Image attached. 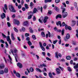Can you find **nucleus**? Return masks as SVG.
Wrapping results in <instances>:
<instances>
[{"label":"nucleus","mask_w":78,"mask_h":78,"mask_svg":"<svg viewBox=\"0 0 78 78\" xmlns=\"http://www.w3.org/2000/svg\"><path fill=\"white\" fill-rule=\"evenodd\" d=\"M38 67L39 68H42L43 67H47V65H45V64H40V66H38Z\"/></svg>","instance_id":"obj_8"},{"label":"nucleus","mask_w":78,"mask_h":78,"mask_svg":"<svg viewBox=\"0 0 78 78\" xmlns=\"http://www.w3.org/2000/svg\"><path fill=\"white\" fill-rule=\"evenodd\" d=\"M25 36H26V37H28V36H30V34H29L26 33L25 34Z\"/></svg>","instance_id":"obj_53"},{"label":"nucleus","mask_w":78,"mask_h":78,"mask_svg":"<svg viewBox=\"0 0 78 78\" xmlns=\"http://www.w3.org/2000/svg\"><path fill=\"white\" fill-rule=\"evenodd\" d=\"M51 14H52V12L51 11L48 10V15L49 16H50Z\"/></svg>","instance_id":"obj_27"},{"label":"nucleus","mask_w":78,"mask_h":78,"mask_svg":"<svg viewBox=\"0 0 78 78\" xmlns=\"http://www.w3.org/2000/svg\"><path fill=\"white\" fill-rule=\"evenodd\" d=\"M49 76L51 78H53V76H52V74H51V73H48Z\"/></svg>","instance_id":"obj_29"},{"label":"nucleus","mask_w":78,"mask_h":78,"mask_svg":"<svg viewBox=\"0 0 78 78\" xmlns=\"http://www.w3.org/2000/svg\"><path fill=\"white\" fill-rule=\"evenodd\" d=\"M46 59L47 60H48V61H51V59L48 58V57H46Z\"/></svg>","instance_id":"obj_55"},{"label":"nucleus","mask_w":78,"mask_h":78,"mask_svg":"<svg viewBox=\"0 0 78 78\" xmlns=\"http://www.w3.org/2000/svg\"><path fill=\"white\" fill-rule=\"evenodd\" d=\"M41 48L42 50L43 51H45V48L44 47V46H42L41 47Z\"/></svg>","instance_id":"obj_42"},{"label":"nucleus","mask_w":78,"mask_h":78,"mask_svg":"<svg viewBox=\"0 0 78 78\" xmlns=\"http://www.w3.org/2000/svg\"><path fill=\"white\" fill-rule=\"evenodd\" d=\"M74 68L75 69H78V63L77 64L76 66H74Z\"/></svg>","instance_id":"obj_30"},{"label":"nucleus","mask_w":78,"mask_h":78,"mask_svg":"<svg viewBox=\"0 0 78 78\" xmlns=\"http://www.w3.org/2000/svg\"><path fill=\"white\" fill-rule=\"evenodd\" d=\"M32 37L33 39L34 40H36V36H35L34 35H32Z\"/></svg>","instance_id":"obj_37"},{"label":"nucleus","mask_w":78,"mask_h":78,"mask_svg":"<svg viewBox=\"0 0 78 78\" xmlns=\"http://www.w3.org/2000/svg\"><path fill=\"white\" fill-rule=\"evenodd\" d=\"M28 15H30V16H33V13L32 11L29 12L28 13Z\"/></svg>","instance_id":"obj_19"},{"label":"nucleus","mask_w":78,"mask_h":78,"mask_svg":"<svg viewBox=\"0 0 78 78\" xmlns=\"http://www.w3.org/2000/svg\"><path fill=\"white\" fill-rule=\"evenodd\" d=\"M66 59L67 60H70L71 59V57L70 56H68L66 57Z\"/></svg>","instance_id":"obj_26"},{"label":"nucleus","mask_w":78,"mask_h":78,"mask_svg":"<svg viewBox=\"0 0 78 78\" xmlns=\"http://www.w3.org/2000/svg\"><path fill=\"white\" fill-rule=\"evenodd\" d=\"M44 18L42 17H41L40 19H39V21L41 23H42L43 22H42V20H43Z\"/></svg>","instance_id":"obj_10"},{"label":"nucleus","mask_w":78,"mask_h":78,"mask_svg":"<svg viewBox=\"0 0 78 78\" xmlns=\"http://www.w3.org/2000/svg\"><path fill=\"white\" fill-rule=\"evenodd\" d=\"M23 26H28L29 24H28V21H24L23 23Z\"/></svg>","instance_id":"obj_6"},{"label":"nucleus","mask_w":78,"mask_h":78,"mask_svg":"<svg viewBox=\"0 0 78 78\" xmlns=\"http://www.w3.org/2000/svg\"><path fill=\"white\" fill-rule=\"evenodd\" d=\"M14 25H19L20 24V22L16 19H14L13 20Z\"/></svg>","instance_id":"obj_4"},{"label":"nucleus","mask_w":78,"mask_h":78,"mask_svg":"<svg viewBox=\"0 0 78 78\" xmlns=\"http://www.w3.org/2000/svg\"><path fill=\"white\" fill-rule=\"evenodd\" d=\"M17 66L19 68H22V65L20 63H17Z\"/></svg>","instance_id":"obj_12"},{"label":"nucleus","mask_w":78,"mask_h":78,"mask_svg":"<svg viewBox=\"0 0 78 78\" xmlns=\"http://www.w3.org/2000/svg\"><path fill=\"white\" fill-rule=\"evenodd\" d=\"M62 4L63 5H64V7H66V3H65V2H63L62 3Z\"/></svg>","instance_id":"obj_56"},{"label":"nucleus","mask_w":78,"mask_h":78,"mask_svg":"<svg viewBox=\"0 0 78 78\" xmlns=\"http://www.w3.org/2000/svg\"><path fill=\"white\" fill-rule=\"evenodd\" d=\"M66 11V9H64L62 11V17L63 18H65L66 17V16L68 15L67 12H64Z\"/></svg>","instance_id":"obj_1"},{"label":"nucleus","mask_w":78,"mask_h":78,"mask_svg":"<svg viewBox=\"0 0 78 78\" xmlns=\"http://www.w3.org/2000/svg\"><path fill=\"white\" fill-rule=\"evenodd\" d=\"M39 43L41 47L43 46H42V43H41V42H39Z\"/></svg>","instance_id":"obj_52"},{"label":"nucleus","mask_w":78,"mask_h":78,"mask_svg":"<svg viewBox=\"0 0 78 78\" xmlns=\"http://www.w3.org/2000/svg\"><path fill=\"white\" fill-rule=\"evenodd\" d=\"M2 35L4 38H6V36L5 35L3 34V33H2Z\"/></svg>","instance_id":"obj_47"},{"label":"nucleus","mask_w":78,"mask_h":78,"mask_svg":"<svg viewBox=\"0 0 78 78\" xmlns=\"http://www.w3.org/2000/svg\"><path fill=\"white\" fill-rule=\"evenodd\" d=\"M76 24V21L74 20L72 21V27L74 26V25H75Z\"/></svg>","instance_id":"obj_14"},{"label":"nucleus","mask_w":78,"mask_h":78,"mask_svg":"<svg viewBox=\"0 0 78 78\" xmlns=\"http://www.w3.org/2000/svg\"><path fill=\"white\" fill-rule=\"evenodd\" d=\"M55 55V57H56L57 59H58L59 58V57H58V52H56Z\"/></svg>","instance_id":"obj_22"},{"label":"nucleus","mask_w":78,"mask_h":78,"mask_svg":"<svg viewBox=\"0 0 78 78\" xmlns=\"http://www.w3.org/2000/svg\"><path fill=\"white\" fill-rule=\"evenodd\" d=\"M56 71L57 73H58V74H59V73H61V70H60V69L58 68H57L56 69Z\"/></svg>","instance_id":"obj_18"},{"label":"nucleus","mask_w":78,"mask_h":78,"mask_svg":"<svg viewBox=\"0 0 78 78\" xmlns=\"http://www.w3.org/2000/svg\"><path fill=\"white\" fill-rule=\"evenodd\" d=\"M57 42H58V40H55L53 42V44H56V43Z\"/></svg>","instance_id":"obj_51"},{"label":"nucleus","mask_w":78,"mask_h":78,"mask_svg":"<svg viewBox=\"0 0 78 78\" xmlns=\"http://www.w3.org/2000/svg\"><path fill=\"white\" fill-rule=\"evenodd\" d=\"M66 25H67L66 24H65V23L64 22H63L62 23V27H64V26H66Z\"/></svg>","instance_id":"obj_43"},{"label":"nucleus","mask_w":78,"mask_h":78,"mask_svg":"<svg viewBox=\"0 0 78 78\" xmlns=\"http://www.w3.org/2000/svg\"><path fill=\"white\" fill-rule=\"evenodd\" d=\"M12 54H13V55L14 56H15V58L16 61V62H18V61H17V59H19V57L18 56V55H17V54H14V52H13V50L12 49H11L10 50Z\"/></svg>","instance_id":"obj_2"},{"label":"nucleus","mask_w":78,"mask_h":78,"mask_svg":"<svg viewBox=\"0 0 78 78\" xmlns=\"http://www.w3.org/2000/svg\"><path fill=\"white\" fill-rule=\"evenodd\" d=\"M59 68L61 70H62V71H63V70H64V68H62L61 67V66H59Z\"/></svg>","instance_id":"obj_60"},{"label":"nucleus","mask_w":78,"mask_h":78,"mask_svg":"<svg viewBox=\"0 0 78 78\" xmlns=\"http://www.w3.org/2000/svg\"><path fill=\"white\" fill-rule=\"evenodd\" d=\"M14 30L15 31H16V32H18V31H19L15 27H14Z\"/></svg>","instance_id":"obj_46"},{"label":"nucleus","mask_w":78,"mask_h":78,"mask_svg":"<svg viewBox=\"0 0 78 78\" xmlns=\"http://www.w3.org/2000/svg\"><path fill=\"white\" fill-rule=\"evenodd\" d=\"M29 29H30V33H33V31L32 30V28H31V27H30L29 28Z\"/></svg>","instance_id":"obj_35"},{"label":"nucleus","mask_w":78,"mask_h":78,"mask_svg":"<svg viewBox=\"0 0 78 78\" xmlns=\"http://www.w3.org/2000/svg\"><path fill=\"white\" fill-rule=\"evenodd\" d=\"M26 40L27 41H30V38L29 37H27L26 38Z\"/></svg>","instance_id":"obj_48"},{"label":"nucleus","mask_w":78,"mask_h":78,"mask_svg":"<svg viewBox=\"0 0 78 78\" xmlns=\"http://www.w3.org/2000/svg\"><path fill=\"white\" fill-rule=\"evenodd\" d=\"M56 25H57V26H59V25L60 27H62L61 22L60 21H58Z\"/></svg>","instance_id":"obj_15"},{"label":"nucleus","mask_w":78,"mask_h":78,"mask_svg":"<svg viewBox=\"0 0 78 78\" xmlns=\"http://www.w3.org/2000/svg\"><path fill=\"white\" fill-rule=\"evenodd\" d=\"M7 23L8 25V27H11V23H9V22H8Z\"/></svg>","instance_id":"obj_45"},{"label":"nucleus","mask_w":78,"mask_h":78,"mask_svg":"<svg viewBox=\"0 0 78 78\" xmlns=\"http://www.w3.org/2000/svg\"><path fill=\"white\" fill-rule=\"evenodd\" d=\"M36 71H37V72H40V73H41V72H42V71L39 68H36Z\"/></svg>","instance_id":"obj_23"},{"label":"nucleus","mask_w":78,"mask_h":78,"mask_svg":"<svg viewBox=\"0 0 78 78\" xmlns=\"http://www.w3.org/2000/svg\"><path fill=\"white\" fill-rule=\"evenodd\" d=\"M33 20L34 21H35L36 20V17L34 16H33Z\"/></svg>","instance_id":"obj_59"},{"label":"nucleus","mask_w":78,"mask_h":78,"mask_svg":"<svg viewBox=\"0 0 78 78\" xmlns=\"http://www.w3.org/2000/svg\"><path fill=\"white\" fill-rule=\"evenodd\" d=\"M41 34L42 37H45V34H44V32H41Z\"/></svg>","instance_id":"obj_39"},{"label":"nucleus","mask_w":78,"mask_h":78,"mask_svg":"<svg viewBox=\"0 0 78 78\" xmlns=\"http://www.w3.org/2000/svg\"><path fill=\"white\" fill-rule=\"evenodd\" d=\"M10 40H11V39H10V37H9V36H8L7 38V41H9Z\"/></svg>","instance_id":"obj_41"},{"label":"nucleus","mask_w":78,"mask_h":78,"mask_svg":"<svg viewBox=\"0 0 78 78\" xmlns=\"http://www.w3.org/2000/svg\"><path fill=\"white\" fill-rule=\"evenodd\" d=\"M4 72L5 73H8V68H5V69Z\"/></svg>","instance_id":"obj_25"},{"label":"nucleus","mask_w":78,"mask_h":78,"mask_svg":"<svg viewBox=\"0 0 78 78\" xmlns=\"http://www.w3.org/2000/svg\"><path fill=\"white\" fill-rule=\"evenodd\" d=\"M5 44L6 45V47H7V48H8V47L9 45L8 44V43H7V42L6 41L5 42Z\"/></svg>","instance_id":"obj_62"},{"label":"nucleus","mask_w":78,"mask_h":78,"mask_svg":"<svg viewBox=\"0 0 78 78\" xmlns=\"http://www.w3.org/2000/svg\"><path fill=\"white\" fill-rule=\"evenodd\" d=\"M1 43H2V44H5V41H4L2 39L1 40Z\"/></svg>","instance_id":"obj_58"},{"label":"nucleus","mask_w":78,"mask_h":78,"mask_svg":"<svg viewBox=\"0 0 78 78\" xmlns=\"http://www.w3.org/2000/svg\"><path fill=\"white\" fill-rule=\"evenodd\" d=\"M54 9H55L56 11H57V12H58L59 11V8L56 6H55L54 7Z\"/></svg>","instance_id":"obj_28"},{"label":"nucleus","mask_w":78,"mask_h":78,"mask_svg":"<svg viewBox=\"0 0 78 78\" xmlns=\"http://www.w3.org/2000/svg\"><path fill=\"white\" fill-rule=\"evenodd\" d=\"M9 9L10 11L11 12H16V10L14 8V6L12 5H9Z\"/></svg>","instance_id":"obj_3"},{"label":"nucleus","mask_w":78,"mask_h":78,"mask_svg":"<svg viewBox=\"0 0 78 78\" xmlns=\"http://www.w3.org/2000/svg\"><path fill=\"white\" fill-rule=\"evenodd\" d=\"M51 1L52 0H44V2L45 3H50Z\"/></svg>","instance_id":"obj_16"},{"label":"nucleus","mask_w":78,"mask_h":78,"mask_svg":"<svg viewBox=\"0 0 78 78\" xmlns=\"http://www.w3.org/2000/svg\"><path fill=\"white\" fill-rule=\"evenodd\" d=\"M16 76H17L19 77H20V75L19 73H16Z\"/></svg>","instance_id":"obj_38"},{"label":"nucleus","mask_w":78,"mask_h":78,"mask_svg":"<svg viewBox=\"0 0 78 78\" xmlns=\"http://www.w3.org/2000/svg\"><path fill=\"white\" fill-rule=\"evenodd\" d=\"M27 43L29 45H32V43H31L30 41H28Z\"/></svg>","instance_id":"obj_34"},{"label":"nucleus","mask_w":78,"mask_h":78,"mask_svg":"<svg viewBox=\"0 0 78 78\" xmlns=\"http://www.w3.org/2000/svg\"><path fill=\"white\" fill-rule=\"evenodd\" d=\"M12 18H15L16 17V14H13V15L12 16Z\"/></svg>","instance_id":"obj_61"},{"label":"nucleus","mask_w":78,"mask_h":78,"mask_svg":"<svg viewBox=\"0 0 78 78\" xmlns=\"http://www.w3.org/2000/svg\"><path fill=\"white\" fill-rule=\"evenodd\" d=\"M11 37L12 40V41H14V40H15V38H14V34L13 33H12L11 34Z\"/></svg>","instance_id":"obj_24"},{"label":"nucleus","mask_w":78,"mask_h":78,"mask_svg":"<svg viewBox=\"0 0 78 78\" xmlns=\"http://www.w3.org/2000/svg\"><path fill=\"white\" fill-rule=\"evenodd\" d=\"M64 29H63L62 31V36H63V35H64Z\"/></svg>","instance_id":"obj_33"},{"label":"nucleus","mask_w":78,"mask_h":78,"mask_svg":"<svg viewBox=\"0 0 78 78\" xmlns=\"http://www.w3.org/2000/svg\"><path fill=\"white\" fill-rule=\"evenodd\" d=\"M22 29L23 31H25V29L24 28V27H22Z\"/></svg>","instance_id":"obj_63"},{"label":"nucleus","mask_w":78,"mask_h":78,"mask_svg":"<svg viewBox=\"0 0 78 78\" xmlns=\"http://www.w3.org/2000/svg\"><path fill=\"white\" fill-rule=\"evenodd\" d=\"M48 19V17L47 16H45L43 20V22H44V23H46Z\"/></svg>","instance_id":"obj_9"},{"label":"nucleus","mask_w":78,"mask_h":78,"mask_svg":"<svg viewBox=\"0 0 78 78\" xmlns=\"http://www.w3.org/2000/svg\"><path fill=\"white\" fill-rule=\"evenodd\" d=\"M29 70L31 72H34V69L32 67L30 68Z\"/></svg>","instance_id":"obj_32"},{"label":"nucleus","mask_w":78,"mask_h":78,"mask_svg":"<svg viewBox=\"0 0 78 78\" xmlns=\"http://www.w3.org/2000/svg\"><path fill=\"white\" fill-rule=\"evenodd\" d=\"M32 17V16L30 15L28 17V19H31Z\"/></svg>","instance_id":"obj_57"},{"label":"nucleus","mask_w":78,"mask_h":78,"mask_svg":"<svg viewBox=\"0 0 78 78\" xmlns=\"http://www.w3.org/2000/svg\"><path fill=\"white\" fill-rule=\"evenodd\" d=\"M4 73V71L3 70H0V74L3 75Z\"/></svg>","instance_id":"obj_36"},{"label":"nucleus","mask_w":78,"mask_h":78,"mask_svg":"<svg viewBox=\"0 0 78 78\" xmlns=\"http://www.w3.org/2000/svg\"><path fill=\"white\" fill-rule=\"evenodd\" d=\"M70 34H67L66 36V38L67 39H70Z\"/></svg>","instance_id":"obj_17"},{"label":"nucleus","mask_w":78,"mask_h":78,"mask_svg":"<svg viewBox=\"0 0 78 78\" xmlns=\"http://www.w3.org/2000/svg\"><path fill=\"white\" fill-rule=\"evenodd\" d=\"M72 44H73V45H76V42H75V41H73Z\"/></svg>","instance_id":"obj_49"},{"label":"nucleus","mask_w":78,"mask_h":78,"mask_svg":"<svg viewBox=\"0 0 78 78\" xmlns=\"http://www.w3.org/2000/svg\"><path fill=\"white\" fill-rule=\"evenodd\" d=\"M65 29L66 30H68L70 31L71 30H72V27H71L70 26H69L67 25H66L65 27Z\"/></svg>","instance_id":"obj_5"},{"label":"nucleus","mask_w":78,"mask_h":78,"mask_svg":"<svg viewBox=\"0 0 78 78\" xmlns=\"http://www.w3.org/2000/svg\"><path fill=\"white\" fill-rule=\"evenodd\" d=\"M5 67V66L3 63L0 64V69H3Z\"/></svg>","instance_id":"obj_7"},{"label":"nucleus","mask_w":78,"mask_h":78,"mask_svg":"<svg viewBox=\"0 0 78 78\" xmlns=\"http://www.w3.org/2000/svg\"><path fill=\"white\" fill-rule=\"evenodd\" d=\"M34 5L33 3V2H30V6L31 7V8H33Z\"/></svg>","instance_id":"obj_21"},{"label":"nucleus","mask_w":78,"mask_h":78,"mask_svg":"<svg viewBox=\"0 0 78 78\" xmlns=\"http://www.w3.org/2000/svg\"><path fill=\"white\" fill-rule=\"evenodd\" d=\"M37 11H38L37 9L36 8H34L33 10V12L34 14V13H36V12H37Z\"/></svg>","instance_id":"obj_20"},{"label":"nucleus","mask_w":78,"mask_h":78,"mask_svg":"<svg viewBox=\"0 0 78 78\" xmlns=\"http://www.w3.org/2000/svg\"><path fill=\"white\" fill-rule=\"evenodd\" d=\"M18 8L19 9H20V8H22V5H18Z\"/></svg>","instance_id":"obj_54"},{"label":"nucleus","mask_w":78,"mask_h":78,"mask_svg":"<svg viewBox=\"0 0 78 78\" xmlns=\"http://www.w3.org/2000/svg\"><path fill=\"white\" fill-rule=\"evenodd\" d=\"M9 58L10 61H12V58H11V56L9 55Z\"/></svg>","instance_id":"obj_64"},{"label":"nucleus","mask_w":78,"mask_h":78,"mask_svg":"<svg viewBox=\"0 0 78 78\" xmlns=\"http://www.w3.org/2000/svg\"><path fill=\"white\" fill-rule=\"evenodd\" d=\"M24 6L25 7L26 9H28V8H29V7H28V5L26 4H24Z\"/></svg>","instance_id":"obj_31"},{"label":"nucleus","mask_w":78,"mask_h":78,"mask_svg":"<svg viewBox=\"0 0 78 78\" xmlns=\"http://www.w3.org/2000/svg\"><path fill=\"white\" fill-rule=\"evenodd\" d=\"M4 7H5V9L6 10H7L8 9V7H7V5L6 4H5L4 5Z\"/></svg>","instance_id":"obj_40"},{"label":"nucleus","mask_w":78,"mask_h":78,"mask_svg":"<svg viewBox=\"0 0 78 78\" xmlns=\"http://www.w3.org/2000/svg\"><path fill=\"white\" fill-rule=\"evenodd\" d=\"M59 2H60V0H55V2L56 3H59Z\"/></svg>","instance_id":"obj_50"},{"label":"nucleus","mask_w":78,"mask_h":78,"mask_svg":"<svg viewBox=\"0 0 78 78\" xmlns=\"http://www.w3.org/2000/svg\"><path fill=\"white\" fill-rule=\"evenodd\" d=\"M58 18H60V19L62 18V15L60 14H58L57 15L56 17V19H58Z\"/></svg>","instance_id":"obj_11"},{"label":"nucleus","mask_w":78,"mask_h":78,"mask_svg":"<svg viewBox=\"0 0 78 78\" xmlns=\"http://www.w3.org/2000/svg\"><path fill=\"white\" fill-rule=\"evenodd\" d=\"M1 17L2 19H3V18H5V17H6L5 14L4 13H3L1 15Z\"/></svg>","instance_id":"obj_13"},{"label":"nucleus","mask_w":78,"mask_h":78,"mask_svg":"<svg viewBox=\"0 0 78 78\" xmlns=\"http://www.w3.org/2000/svg\"><path fill=\"white\" fill-rule=\"evenodd\" d=\"M67 69L69 71V72H71V71H72V69H71L69 67H68L67 68Z\"/></svg>","instance_id":"obj_44"}]
</instances>
